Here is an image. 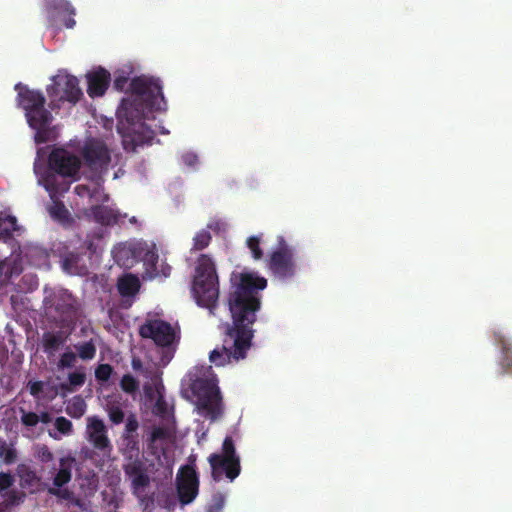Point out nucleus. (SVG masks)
Listing matches in <instances>:
<instances>
[{
  "label": "nucleus",
  "instance_id": "f257e3e1",
  "mask_svg": "<svg viewBox=\"0 0 512 512\" xmlns=\"http://www.w3.org/2000/svg\"><path fill=\"white\" fill-rule=\"evenodd\" d=\"M267 287V279L254 272H233L227 305L232 325H228L223 343L209 354V360L216 366H224L231 359H244L251 347L254 335L252 325L261 308L260 292Z\"/></svg>",
  "mask_w": 512,
  "mask_h": 512
},
{
  "label": "nucleus",
  "instance_id": "f03ea898",
  "mask_svg": "<svg viewBox=\"0 0 512 512\" xmlns=\"http://www.w3.org/2000/svg\"><path fill=\"white\" fill-rule=\"evenodd\" d=\"M132 99H123L118 110V132L126 151L135 152L143 145H151L155 132L143 119L153 111L166 109V102L159 79L139 76L129 83Z\"/></svg>",
  "mask_w": 512,
  "mask_h": 512
},
{
  "label": "nucleus",
  "instance_id": "7ed1b4c3",
  "mask_svg": "<svg viewBox=\"0 0 512 512\" xmlns=\"http://www.w3.org/2000/svg\"><path fill=\"white\" fill-rule=\"evenodd\" d=\"M81 168L78 156L64 148H55L48 157V170L39 180L53 199L70 188L72 180H76Z\"/></svg>",
  "mask_w": 512,
  "mask_h": 512
},
{
  "label": "nucleus",
  "instance_id": "20e7f679",
  "mask_svg": "<svg viewBox=\"0 0 512 512\" xmlns=\"http://www.w3.org/2000/svg\"><path fill=\"white\" fill-rule=\"evenodd\" d=\"M192 296L198 306L215 314L219 300V278L214 261L210 256L201 254L196 262L191 286Z\"/></svg>",
  "mask_w": 512,
  "mask_h": 512
},
{
  "label": "nucleus",
  "instance_id": "39448f33",
  "mask_svg": "<svg viewBox=\"0 0 512 512\" xmlns=\"http://www.w3.org/2000/svg\"><path fill=\"white\" fill-rule=\"evenodd\" d=\"M139 335L153 340L155 345L161 348L160 360L163 365L172 360L181 338L179 328L161 319L147 320L139 327Z\"/></svg>",
  "mask_w": 512,
  "mask_h": 512
},
{
  "label": "nucleus",
  "instance_id": "423d86ee",
  "mask_svg": "<svg viewBox=\"0 0 512 512\" xmlns=\"http://www.w3.org/2000/svg\"><path fill=\"white\" fill-rule=\"evenodd\" d=\"M191 391L197 398L199 411L211 421L223 414V404L218 380L215 377L197 378L191 383Z\"/></svg>",
  "mask_w": 512,
  "mask_h": 512
},
{
  "label": "nucleus",
  "instance_id": "0eeeda50",
  "mask_svg": "<svg viewBox=\"0 0 512 512\" xmlns=\"http://www.w3.org/2000/svg\"><path fill=\"white\" fill-rule=\"evenodd\" d=\"M213 481L220 482L224 477L234 481L241 472L240 456L236 452L231 436H226L220 453H212L208 457Z\"/></svg>",
  "mask_w": 512,
  "mask_h": 512
},
{
  "label": "nucleus",
  "instance_id": "6e6552de",
  "mask_svg": "<svg viewBox=\"0 0 512 512\" xmlns=\"http://www.w3.org/2000/svg\"><path fill=\"white\" fill-rule=\"evenodd\" d=\"M15 90L18 91V106L25 111L29 126L52 122V114L45 108L46 98L41 91L30 89L22 83L16 84Z\"/></svg>",
  "mask_w": 512,
  "mask_h": 512
},
{
  "label": "nucleus",
  "instance_id": "1a4fd4ad",
  "mask_svg": "<svg viewBox=\"0 0 512 512\" xmlns=\"http://www.w3.org/2000/svg\"><path fill=\"white\" fill-rule=\"evenodd\" d=\"M84 165L95 175H101L108 171L111 162V154L107 145L100 139L90 138L81 150Z\"/></svg>",
  "mask_w": 512,
  "mask_h": 512
},
{
  "label": "nucleus",
  "instance_id": "9d476101",
  "mask_svg": "<svg viewBox=\"0 0 512 512\" xmlns=\"http://www.w3.org/2000/svg\"><path fill=\"white\" fill-rule=\"evenodd\" d=\"M269 270L280 279L292 278L296 273L294 250L285 239L278 238L277 248L270 254L267 261Z\"/></svg>",
  "mask_w": 512,
  "mask_h": 512
},
{
  "label": "nucleus",
  "instance_id": "9b49d317",
  "mask_svg": "<svg viewBox=\"0 0 512 512\" xmlns=\"http://www.w3.org/2000/svg\"><path fill=\"white\" fill-rule=\"evenodd\" d=\"M52 80V85L47 87V94L52 101L76 104L83 96L79 81L75 76L59 73Z\"/></svg>",
  "mask_w": 512,
  "mask_h": 512
},
{
  "label": "nucleus",
  "instance_id": "f8f14e48",
  "mask_svg": "<svg viewBox=\"0 0 512 512\" xmlns=\"http://www.w3.org/2000/svg\"><path fill=\"white\" fill-rule=\"evenodd\" d=\"M177 496L182 506L191 504L199 494V475L192 464L179 468L175 479Z\"/></svg>",
  "mask_w": 512,
  "mask_h": 512
},
{
  "label": "nucleus",
  "instance_id": "ddd939ff",
  "mask_svg": "<svg viewBox=\"0 0 512 512\" xmlns=\"http://www.w3.org/2000/svg\"><path fill=\"white\" fill-rule=\"evenodd\" d=\"M86 436L93 447L103 455H109L111 453L113 446L107 435V428L103 420L97 416L87 419Z\"/></svg>",
  "mask_w": 512,
  "mask_h": 512
},
{
  "label": "nucleus",
  "instance_id": "4468645a",
  "mask_svg": "<svg viewBox=\"0 0 512 512\" xmlns=\"http://www.w3.org/2000/svg\"><path fill=\"white\" fill-rule=\"evenodd\" d=\"M110 73L103 69L91 72L87 75V93L91 98L102 96L110 84Z\"/></svg>",
  "mask_w": 512,
  "mask_h": 512
},
{
  "label": "nucleus",
  "instance_id": "2eb2a0df",
  "mask_svg": "<svg viewBox=\"0 0 512 512\" xmlns=\"http://www.w3.org/2000/svg\"><path fill=\"white\" fill-rule=\"evenodd\" d=\"M495 343L501 349L500 367L501 374L512 373V339L506 337L502 332H494Z\"/></svg>",
  "mask_w": 512,
  "mask_h": 512
},
{
  "label": "nucleus",
  "instance_id": "dca6fc26",
  "mask_svg": "<svg viewBox=\"0 0 512 512\" xmlns=\"http://www.w3.org/2000/svg\"><path fill=\"white\" fill-rule=\"evenodd\" d=\"M75 458L72 456L62 457L59 460V469L53 478V485L50 488L64 487L72 480V469Z\"/></svg>",
  "mask_w": 512,
  "mask_h": 512
},
{
  "label": "nucleus",
  "instance_id": "f3484780",
  "mask_svg": "<svg viewBox=\"0 0 512 512\" xmlns=\"http://www.w3.org/2000/svg\"><path fill=\"white\" fill-rule=\"evenodd\" d=\"M90 215L93 217L95 222L104 226L117 224L120 217L117 211L104 205L93 206L90 209Z\"/></svg>",
  "mask_w": 512,
  "mask_h": 512
},
{
  "label": "nucleus",
  "instance_id": "a211bd4d",
  "mask_svg": "<svg viewBox=\"0 0 512 512\" xmlns=\"http://www.w3.org/2000/svg\"><path fill=\"white\" fill-rule=\"evenodd\" d=\"M51 7L63 17V24L67 29H72L76 25L74 16L76 14L75 8L67 0H52Z\"/></svg>",
  "mask_w": 512,
  "mask_h": 512
},
{
  "label": "nucleus",
  "instance_id": "6ab92c4d",
  "mask_svg": "<svg viewBox=\"0 0 512 512\" xmlns=\"http://www.w3.org/2000/svg\"><path fill=\"white\" fill-rule=\"evenodd\" d=\"M0 495L3 501L0 503V512H5L12 507L19 506L26 499V493L17 489L6 490Z\"/></svg>",
  "mask_w": 512,
  "mask_h": 512
},
{
  "label": "nucleus",
  "instance_id": "aec40b11",
  "mask_svg": "<svg viewBox=\"0 0 512 512\" xmlns=\"http://www.w3.org/2000/svg\"><path fill=\"white\" fill-rule=\"evenodd\" d=\"M117 287L121 296L132 297L138 293L140 281L136 276L128 274L119 279Z\"/></svg>",
  "mask_w": 512,
  "mask_h": 512
},
{
  "label": "nucleus",
  "instance_id": "412c9836",
  "mask_svg": "<svg viewBox=\"0 0 512 512\" xmlns=\"http://www.w3.org/2000/svg\"><path fill=\"white\" fill-rule=\"evenodd\" d=\"M17 474L20 478V486L23 489H31L35 487L40 481V478L37 476L36 472L24 464L18 466Z\"/></svg>",
  "mask_w": 512,
  "mask_h": 512
},
{
  "label": "nucleus",
  "instance_id": "4be33fe9",
  "mask_svg": "<svg viewBox=\"0 0 512 512\" xmlns=\"http://www.w3.org/2000/svg\"><path fill=\"white\" fill-rule=\"evenodd\" d=\"M158 259L159 255L155 248L146 249L142 255V261L145 266L146 274L150 278L159 276Z\"/></svg>",
  "mask_w": 512,
  "mask_h": 512
},
{
  "label": "nucleus",
  "instance_id": "5701e85b",
  "mask_svg": "<svg viewBox=\"0 0 512 512\" xmlns=\"http://www.w3.org/2000/svg\"><path fill=\"white\" fill-rule=\"evenodd\" d=\"M49 214L61 224H70L72 222L70 213L62 201L54 200L53 204L49 207Z\"/></svg>",
  "mask_w": 512,
  "mask_h": 512
},
{
  "label": "nucleus",
  "instance_id": "b1692460",
  "mask_svg": "<svg viewBox=\"0 0 512 512\" xmlns=\"http://www.w3.org/2000/svg\"><path fill=\"white\" fill-rule=\"evenodd\" d=\"M17 230V220L14 216L0 215V240L7 242L12 238L13 232Z\"/></svg>",
  "mask_w": 512,
  "mask_h": 512
},
{
  "label": "nucleus",
  "instance_id": "393cba45",
  "mask_svg": "<svg viewBox=\"0 0 512 512\" xmlns=\"http://www.w3.org/2000/svg\"><path fill=\"white\" fill-rule=\"evenodd\" d=\"M82 259L81 254L75 251L66 253L61 260L62 268L64 271L70 274L80 273V261Z\"/></svg>",
  "mask_w": 512,
  "mask_h": 512
},
{
  "label": "nucleus",
  "instance_id": "a878e982",
  "mask_svg": "<svg viewBox=\"0 0 512 512\" xmlns=\"http://www.w3.org/2000/svg\"><path fill=\"white\" fill-rule=\"evenodd\" d=\"M51 307L60 314H67L73 309V298L71 294L60 293L51 300Z\"/></svg>",
  "mask_w": 512,
  "mask_h": 512
},
{
  "label": "nucleus",
  "instance_id": "bb28decb",
  "mask_svg": "<svg viewBox=\"0 0 512 512\" xmlns=\"http://www.w3.org/2000/svg\"><path fill=\"white\" fill-rule=\"evenodd\" d=\"M47 492L49 495L55 496L60 500H65L74 506L82 507L81 500L79 498H77L75 496L74 492L68 488H65V487L48 488Z\"/></svg>",
  "mask_w": 512,
  "mask_h": 512
},
{
  "label": "nucleus",
  "instance_id": "cd10ccee",
  "mask_svg": "<svg viewBox=\"0 0 512 512\" xmlns=\"http://www.w3.org/2000/svg\"><path fill=\"white\" fill-rule=\"evenodd\" d=\"M123 471L125 475L131 480L138 475H143L148 473V469L145 463L136 457L134 460L123 465Z\"/></svg>",
  "mask_w": 512,
  "mask_h": 512
},
{
  "label": "nucleus",
  "instance_id": "c85d7f7f",
  "mask_svg": "<svg viewBox=\"0 0 512 512\" xmlns=\"http://www.w3.org/2000/svg\"><path fill=\"white\" fill-rule=\"evenodd\" d=\"M63 343L60 332H45L42 336V345L45 352L52 353L56 351Z\"/></svg>",
  "mask_w": 512,
  "mask_h": 512
},
{
  "label": "nucleus",
  "instance_id": "c756f323",
  "mask_svg": "<svg viewBox=\"0 0 512 512\" xmlns=\"http://www.w3.org/2000/svg\"><path fill=\"white\" fill-rule=\"evenodd\" d=\"M54 426L56 432L49 431V435L56 440L60 439L61 435H69L73 431L72 422L63 416L55 419Z\"/></svg>",
  "mask_w": 512,
  "mask_h": 512
},
{
  "label": "nucleus",
  "instance_id": "7c9ffc66",
  "mask_svg": "<svg viewBox=\"0 0 512 512\" xmlns=\"http://www.w3.org/2000/svg\"><path fill=\"white\" fill-rule=\"evenodd\" d=\"M131 490L134 496L137 498H143L145 495L146 488L150 485V476L148 473L138 475L131 480Z\"/></svg>",
  "mask_w": 512,
  "mask_h": 512
},
{
  "label": "nucleus",
  "instance_id": "2f4dec72",
  "mask_svg": "<svg viewBox=\"0 0 512 512\" xmlns=\"http://www.w3.org/2000/svg\"><path fill=\"white\" fill-rule=\"evenodd\" d=\"M212 240V236L208 230L202 229L196 233L193 238V250L201 251L207 248Z\"/></svg>",
  "mask_w": 512,
  "mask_h": 512
},
{
  "label": "nucleus",
  "instance_id": "473e14b6",
  "mask_svg": "<svg viewBox=\"0 0 512 512\" xmlns=\"http://www.w3.org/2000/svg\"><path fill=\"white\" fill-rule=\"evenodd\" d=\"M260 244H261L260 236H250L246 240V246L250 250L252 258L256 261L261 260L264 256V252H263Z\"/></svg>",
  "mask_w": 512,
  "mask_h": 512
},
{
  "label": "nucleus",
  "instance_id": "72a5a7b5",
  "mask_svg": "<svg viewBox=\"0 0 512 512\" xmlns=\"http://www.w3.org/2000/svg\"><path fill=\"white\" fill-rule=\"evenodd\" d=\"M106 412L113 424L118 425L124 421L125 414L119 404L109 402L106 405Z\"/></svg>",
  "mask_w": 512,
  "mask_h": 512
},
{
  "label": "nucleus",
  "instance_id": "f704fd0d",
  "mask_svg": "<svg viewBox=\"0 0 512 512\" xmlns=\"http://www.w3.org/2000/svg\"><path fill=\"white\" fill-rule=\"evenodd\" d=\"M76 347L77 354L82 360H91L96 355V347L92 341L84 342Z\"/></svg>",
  "mask_w": 512,
  "mask_h": 512
},
{
  "label": "nucleus",
  "instance_id": "c9c22d12",
  "mask_svg": "<svg viewBox=\"0 0 512 512\" xmlns=\"http://www.w3.org/2000/svg\"><path fill=\"white\" fill-rule=\"evenodd\" d=\"M0 457L6 465L14 464L17 461V451L13 444H5L0 447Z\"/></svg>",
  "mask_w": 512,
  "mask_h": 512
},
{
  "label": "nucleus",
  "instance_id": "e433bc0d",
  "mask_svg": "<svg viewBox=\"0 0 512 512\" xmlns=\"http://www.w3.org/2000/svg\"><path fill=\"white\" fill-rule=\"evenodd\" d=\"M120 387L124 392L134 394L139 389V382L132 375L125 374L120 381Z\"/></svg>",
  "mask_w": 512,
  "mask_h": 512
},
{
  "label": "nucleus",
  "instance_id": "4c0bfd02",
  "mask_svg": "<svg viewBox=\"0 0 512 512\" xmlns=\"http://www.w3.org/2000/svg\"><path fill=\"white\" fill-rule=\"evenodd\" d=\"M51 123H42L39 126H30L36 131L35 142L37 144L46 143L50 140V130L48 129Z\"/></svg>",
  "mask_w": 512,
  "mask_h": 512
},
{
  "label": "nucleus",
  "instance_id": "58836bf2",
  "mask_svg": "<svg viewBox=\"0 0 512 512\" xmlns=\"http://www.w3.org/2000/svg\"><path fill=\"white\" fill-rule=\"evenodd\" d=\"M85 408V402L80 398H76L67 406L66 410L70 416L80 418L85 413Z\"/></svg>",
  "mask_w": 512,
  "mask_h": 512
},
{
  "label": "nucleus",
  "instance_id": "ea45409f",
  "mask_svg": "<svg viewBox=\"0 0 512 512\" xmlns=\"http://www.w3.org/2000/svg\"><path fill=\"white\" fill-rule=\"evenodd\" d=\"M225 504V496L216 493L212 496L211 502L206 507V512H221Z\"/></svg>",
  "mask_w": 512,
  "mask_h": 512
},
{
  "label": "nucleus",
  "instance_id": "a19ab883",
  "mask_svg": "<svg viewBox=\"0 0 512 512\" xmlns=\"http://www.w3.org/2000/svg\"><path fill=\"white\" fill-rule=\"evenodd\" d=\"M113 373V367L110 364H100L95 369V378L100 382H107Z\"/></svg>",
  "mask_w": 512,
  "mask_h": 512
},
{
  "label": "nucleus",
  "instance_id": "79ce46f5",
  "mask_svg": "<svg viewBox=\"0 0 512 512\" xmlns=\"http://www.w3.org/2000/svg\"><path fill=\"white\" fill-rule=\"evenodd\" d=\"M139 428V422L135 414H130L125 423V429L122 436H134Z\"/></svg>",
  "mask_w": 512,
  "mask_h": 512
},
{
  "label": "nucleus",
  "instance_id": "37998d69",
  "mask_svg": "<svg viewBox=\"0 0 512 512\" xmlns=\"http://www.w3.org/2000/svg\"><path fill=\"white\" fill-rule=\"evenodd\" d=\"M123 442L125 444V451L135 453L136 456L139 452V442L137 440V435L134 436H122ZM132 458V455L130 456Z\"/></svg>",
  "mask_w": 512,
  "mask_h": 512
},
{
  "label": "nucleus",
  "instance_id": "c03bdc74",
  "mask_svg": "<svg viewBox=\"0 0 512 512\" xmlns=\"http://www.w3.org/2000/svg\"><path fill=\"white\" fill-rule=\"evenodd\" d=\"M21 412V423L26 427H35L38 424V414L35 412H26L23 408Z\"/></svg>",
  "mask_w": 512,
  "mask_h": 512
},
{
  "label": "nucleus",
  "instance_id": "a18cd8bd",
  "mask_svg": "<svg viewBox=\"0 0 512 512\" xmlns=\"http://www.w3.org/2000/svg\"><path fill=\"white\" fill-rule=\"evenodd\" d=\"M85 380L86 375L84 372L74 371L68 375L69 384L73 388L82 386L85 383Z\"/></svg>",
  "mask_w": 512,
  "mask_h": 512
},
{
  "label": "nucleus",
  "instance_id": "49530a36",
  "mask_svg": "<svg viewBox=\"0 0 512 512\" xmlns=\"http://www.w3.org/2000/svg\"><path fill=\"white\" fill-rule=\"evenodd\" d=\"M76 354L73 352H65L61 355L59 365L63 368H72L75 366Z\"/></svg>",
  "mask_w": 512,
  "mask_h": 512
},
{
  "label": "nucleus",
  "instance_id": "de8ad7c7",
  "mask_svg": "<svg viewBox=\"0 0 512 512\" xmlns=\"http://www.w3.org/2000/svg\"><path fill=\"white\" fill-rule=\"evenodd\" d=\"M14 484V477L10 473L0 472V493L8 490Z\"/></svg>",
  "mask_w": 512,
  "mask_h": 512
},
{
  "label": "nucleus",
  "instance_id": "09e8293b",
  "mask_svg": "<svg viewBox=\"0 0 512 512\" xmlns=\"http://www.w3.org/2000/svg\"><path fill=\"white\" fill-rule=\"evenodd\" d=\"M11 277V270L5 261H0V285L6 283Z\"/></svg>",
  "mask_w": 512,
  "mask_h": 512
},
{
  "label": "nucleus",
  "instance_id": "8fccbe9b",
  "mask_svg": "<svg viewBox=\"0 0 512 512\" xmlns=\"http://www.w3.org/2000/svg\"><path fill=\"white\" fill-rule=\"evenodd\" d=\"M43 386L42 381H30L27 385L30 394L34 397H39L43 391Z\"/></svg>",
  "mask_w": 512,
  "mask_h": 512
},
{
  "label": "nucleus",
  "instance_id": "3c124183",
  "mask_svg": "<svg viewBox=\"0 0 512 512\" xmlns=\"http://www.w3.org/2000/svg\"><path fill=\"white\" fill-rule=\"evenodd\" d=\"M166 437H167V432L164 428L155 427L150 434V441L155 442L157 440L165 439Z\"/></svg>",
  "mask_w": 512,
  "mask_h": 512
},
{
  "label": "nucleus",
  "instance_id": "603ef678",
  "mask_svg": "<svg viewBox=\"0 0 512 512\" xmlns=\"http://www.w3.org/2000/svg\"><path fill=\"white\" fill-rule=\"evenodd\" d=\"M128 84V77L117 76L114 80L113 87L118 91H124Z\"/></svg>",
  "mask_w": 512,
  "mask_h": 512
},
{
  "label": "nucleus",
  "instance_id": "864d4df0",
  "mask_svg": "<svg viewBox=\"0 0 512 512\" xmlns=\"http://www.w3.org/2000/svg\"><path fill=\"white\" fill-rule=\"evenodd\" d=\"M182 160L187 166H194L198 162V157L193 153H186L182 156Z\"/></svg>",
  "mask_w": 512,
  "mask_h": 512
},
{
  "label": "nucleus",
  "instance_id": "5fc2aeb1",
  "mask_svg": "<svg viewBox=\"0 0 512 512\" xmlns=\"http://www.w3.org/2000/svg\"><path fill=\"white\" fill-rule=\"evenodd\" d=\"M223 223L220 221V220H211L208 224H207V228L214 231V232H220L222 227H223Z\"/></svg>",
  "mask_w": 512,
  "mask_h": 512
},
{
  "label": "nucleus",
  "instance_id": "6e6d98bb",
  "mask_svg": "<svg viewBox=\"0 0 512 512\" xmlns=\"http://www.w3.org/2000/svg\"><path fill=\"white\" fill-rule=\"evenodd\" d=\"M52 421V417L50 415V413L44 411V412H41L40 415H38V423L39 422H42L44 424H48Z\"/></svg>",
  "mask_w": 512,
  "mask_h": 512
},
{
  "label": "nucleus",
  "instance_id": "4d7b16f0",
  "mask_svg": "<svg viewBox=\"0 0 512 512\" xmlns=\"http://www.w3.org/2000/svg\"><path fill=\"white\" fill-rule=\"evenodd\" d=\"M171 273V267L167 264L162 265L161 269H159V276L168 277Z\"/></svg>",
  "mask_w": 512,
  "mask_h": 512
},
{
  "label": "nucleus",
  "instance_id": "13d9d810",
  "mask_svg": "<svg viewBox=\"0 0 512 512\" xmlns=\"http://www.w3.org/2000/svg\"><path fill=\"white\" fill-rule=\"evenodd\" d=\"M41 459L42 461L44 462H49L53 459V454L52 452H50L48 449H45L43 452H42V455H41Z\"/></svg>",
  "mask_w": 512,
  "mask_h": 512
},
{
  "label": "nucleus",
  "instance_id": "bf43d9fd",
  "mask_svg": "<svg viewBox=\"0 0 512 512\" xmlns=\"http://www.w3.org/2000/svg\"><path fill=\"white\" fill-rule=\"evenodd\" d=\"M143 389H144V393H145V395H146L148 398L152 399V398H153V396H154L153 387H152L150 384H146V385H144V388H143Z\"/></svg>",
  "mask_w": 512,
  "mask_h": 512
},
{
  "label": "nucleus",
  "instance_id": "052dcab7",
  "mask_svg": "<svg viewBox=\"0 0 512 512\" xmlns=\"http://www.w3.org/2000/svg\"><path fill=\"white\" fill-rule=\"evenodd\" d=\"M140 365H141V362L139 360L138 361H135V360L133 361V367L134 368H137Z\"/></svg>",
  "mask_w": 512,
  "mask_h": 512
},
{
  "label": "nucleus",
  "instance_id": "680f3d73",
  "mask_svg": "<svg viewBox=\"0 0 512 512\" xmlns=\"http://www.w3.org/2000/svg\"><path fill=\"white\" fill-rule=\"evenodd\" d=\"M4 444H5V440L0 437V447H3Z\"/></svg>",
  "mask_w": 512,
  "mask_h": 512
},
{
  "label": "nucleus",
  "instance_id": "e2e57ef3",
  "mask_svg": "<svg viewBox=\"0 0 512 512\" xmlns=\"http://www.w3.org/2000/svg\"><path fill=\"white\" fill-rule=\"evenodd\" d=\"M34 171H35V173H36V174H38V166H37V164H36V163H35V165H34Z\"/></svg>",
  "mask_w": 512,
  "mask_h": 512
}]
</instances>
